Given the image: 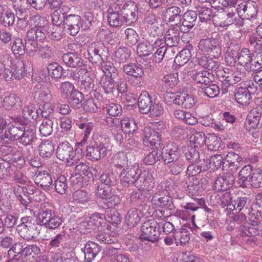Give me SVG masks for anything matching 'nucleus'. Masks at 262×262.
I'll use <instances>...</instances> for the list:
<instances>
[{
  "label": "nucleus",
  "mask_w": 262,
  "mask_h": 262,
  "mask_svg": "<svg viewBox=\"0 0 262 262\" xmlns=\"http://www.w3.org/2000/svg\"><path fill=\"white\" fill-rule=\"evenodd\" d=\"M246 211L248 214V222L245 225H242L237 228V236L245 242H248L251 237L255 236H262V223L259 222L262 219V215L259 213L253 212V209L250 208Z\"/></svg>",
  "instance_id": "f257e3e1"
},
{
  "label": "nucleus",
  "mask_w": 262,
  "mask_h": 262,
  "mask_svg": "<svg viewBox=\"0 0 262 262\" xmlns=\"http://www.w3.org/2000/svg\"><path fill=\"white\" fill-rule=\"evenodd\" d=\"M37 223L50 229L58 228L62 223V219L56 215L51 204L43 202L38 206L37 210L34 212Z\"/></svg>",
  "instance_id": "f03ea898"
},
{
  "label": "nucleus",
  "mask_w": 262,
  "mask_h": 262,
  "mask_svg": "<svg viewBox=\"0 0 262 262\" xmlns=\"http://www.w3.org/2000/svg\"><path fill=\"white\" fill-rule=\"evenodd\" d=\"M37 223L50 229L58 228L62 223V219L56 215L51 204L43 202L38 206L37 210L34 212Z\"/></svg>",
  "instance_id": "7ed1b4c3"
},
{
  "label": "nucleus",
  "mask_w": 262,
  "mask_h": 262,
  "mask_svg": "<svg viewBox=\"0 0 262 262\" xmlns=\"http://www.w3.org/2000/svg\"><path fill=\"white\" fill-rule=\"evenodd\" d=\"M37 223L50 229L58 228L62 223V219L56 215L51 204L43 202L38 206L37 210L34 212Z\"/></svg>",
  "instance_id": "20e7f679"
},
{
  "label": "nucleus",
  "mask_w": 262,
  "mask_h": 262,
  "mask_svg": "<svg viewBox=\"0 0 262 262\" xmlns=\"http://www.w3.org/2000/svg\"><path fill=\"white\" fill-rule=\"evenodd\" d=\"M41 253L40 248L36 244L27 245L17 242L8 250L9 259L7 262H17L19 259L34 258Z\"/></svg>",
  "instance_id": "39448f33"
},
{
  "label": "nucleus",
  "mask_w": 262,
  "mask_h": 262,
  "mask_svg": "<svg viewBox=\"0 0 262 262\" xmlns=\"http://www.w3.org/2000/svg\"><path fill=\"white\" fill-rule=\"evenodd\" d=\"M96 193L102 199L97 203H93V207L98 211L107 209H117L122 205L121 199L118 195H111V189H105L102 186L98 185Z\"/></svg>",
  "instance_id": "423d86ee"
},
{
  "label": "nucleus",
  "mask_w": 262,
  "mask_h": 262,
  "mask_svg": "<svg viewBox=\"0 0 262 262\" xmlns=\"http://www.w3.org/2000/svg\"><path fill=\"white\" fill-rule=\"evenodd\" d=\"M109 56L108 50L100 41L92 42L89 47L84 56L93 63H98L100 61L107 60Z\"/></svg>",
  "instance_id": "0eeeda50"
},
{
  "label": "nucleus",
  "mask_w": 262,
  "mask_h": 262,
  "mask_svg": "<svg viewBox=\"0 0 262 262\" xmlns=\"http://www.w3.org/2000/svg\"><path fill=\"white\" fill-rule=\"evenodd\" d=\"M10 64L5 65L4 71L2 74V79L10 81L13 79H20L25 74V64L20 61L13 63L10 60Z\"/></svg>",
  "instance_id": "6e6552de"
},
{
  "label": "nucleus",
  "mask_w": 262,
  "mask_h": 262,
  "mask_svg": "<svg viewBox=\"0 0 262 262\" xmlns=\"http://www.w3.org/2000/svg\"><path fill=\"white\" fill-rule=\"evenodd\" d=\"M141 231L140 236L142 241H148L152 243L158 241L161 231L158 230V223L154 220H149L143 223Z\"/></svg>",
  "instance_id": "1a4fd4ad"
},
{
  "label": "nucleus",
  "mask_w": 262,
  "mask_h": 262,
  "mask_svg": "<svg viewBox=\"0 0 262 262\" xmlns=\"http://www.w3.org/2000/svg\"><path fill=\"white\" fill-rule=\"evenodd\" d=\"M198 48L203 54L210 55L215 59L221 55L222 52L219 40L212 37L201 39Z\"/></svg>",
  "instance_id": "9d476101"
},
{
  "label": "nucleus",
  "mask_w": 262,
  "mask_h": 262,
  "mask_svg": "<svg viewBox=\"0 0 262 262\" xmlns=\"http://www.w3.org/2000/svg\"><path fill=\"white\" fill-rule=\"evenodd\" d=\"M13 7L15 9L16 16L17 18V26L20 29H24L28 26L30 19L29 10L27 9L26 0H15Z\"/></svg>",
  "instance_id": "9b49d317"
},
{
  "label": "nucleus",
  "mask_w": 262,
  "mask_h": 262,
  "mask_svg": "<svg viewBox=\"0 0 262 262\" xmlns=\"http://www.w3.org/2000/svg\"><path fill=\"white\" fill-rule=\"evenodd\" d=\"M141 171L138 165H135L130 167L123 168L120 173V181L122 185L124 187H128L131 185L135 186Z\"/></svg>",
  "instance_id": "f8f14e48"
},
{
  "label": "nucleus",
  "mask_w": 262,
  "mask_h": 262,
  "mask_svg": "<svg viewBox=\"0 0 262 262\" xmlns=\"http://www.w3.org/2000/svg\"><path fill=\"white\" fill-rule=\"evenodd\" d=\"M121 12L125 23L130 24L137 21L138 17L139 4L134 2H128L125 4L119 2Z\"/></svg>",
  "instance_id": "ddd939ff"
},
{
  "label": "nucleus",
  "mask_w": 262,
  "mask_h": 262,
  "mask_svg": "<svg viewBox=\"0 0 262 262\" xmlns=\"http://www.w3.org/2000/svg\"><path fill=\"white\" fill-rule=\"evenodd\" d=\"M161 156L165 165H169L181 158L180 150L177 144L173 142L167 143L161 152Z\"/></svg>",
  "instance_id": "4468645a"
},
{
  "label": "nucleus",
  "mask_w": 262,
  "mask_h": 262,
  "mask_svg": "<svg viewBox=\"0 0 262 262\" xmlns=\"http://www.w3.org/2000/svg\"><path fill=\"white\" fill-rule=\"evenodd\" d=\"M235 177L233 173L227 171L220 174L215 180L214 189L218 191H224L231 188L235 183Z\"/></svg>",
  "instance_id": "2eb2a0df"
},
{
  "label": "nucleus",
  "mask_w": 262,
  "mask_h": 262,
  "mask_svg": "<svg viewBox=\"0 0 262 262\" xmlns=\"http://www.w3.org/2000/svg\"><path fill=\"white\" fill-rule=\"evenodd\" d=\"M110 150L104 144L96 143L88 145L86 149V157L92 161H96L106 156Z\"/></svg>",
  "instance_id": "dca6fc26"
},
{
  "label": "nucleus",
  "mask_w": 262,
  "mask_h": 262,
  "mask_svg": "<svg viewBox=\"0 0 262 262\" xmlns=\"http://www.w3.org/2000/svg\"><path fill=\"white\" fill-rule=\"evenodd\" d=\"M120 8L118 3H114L107 10V22L113 27H120L125 23Z\"/></svg>",
  "instance_id": "f3484780"
},
{
  "label": "nucleus",
  "mask_w": 262,
  "mask_h": 262,
  "mask_svg": "<svg viewBox=\"0 0 262 262\" xmlns=\"http://www.w3.org/2000/svg\"><path fill=\"white\" fill-rule=\"evenodd\" d=\"M238 15L243 19H250L254 17L258 12V5L253 1L243 2L236 9Z\"/></svg>",
  "instance_id": "a211bd4d"
},
{
  "label": "nucleus",
  "mask_w": 262,
  "mask_h": 262,
  "mask_svg": "<svg viewBox=\"0 0 262 262\" xmlns=\"http://www.w3.org/2000/svg\"><path fill=\"white\" fill-rule=\"evenodd\" d=\"M143 141L144 144L151 148L157 147L161 144V138L159 133L149 126H145L143 130Z\"/></svg>",
  "instance_id": "6ab92c4d"
},
{
  "label": "nucleus",
  "mask_w": 262,
  "mask_h": 262,
  "mask_svg": "<svg viewBox=\"0 0 262 262\" xmlns=\"http://www.w3.org/2000/svg\"><path fill=\"white\" fill-rule=\"evenodd\" d=\"M56 156L58 159L69 163L75 156L72 145L68 142L60 143L57 148Z\"/></svg>",
  "instance_id": "aec40b11"
},
{
  "label": "nucleus",
  "mask_w": 262,
  "mask_h": 262,
  "mask_svg": "<svg viewBox=\"0 0 262 262\" xmlns=\"http://www.w3.org/2000/svg\"><path fill=\"white\" fill-rule=\"evenodd\" d=\"M81 25L82 19L79 15L70 14L66 16L64 28L71 35H76L79 32Z\"/></svg>",
  "instance_id": "412c9836"
},
{
  "label": "nucleus",
  "mask_w": 262,
  "mask_h": 262,
  "mask_svg": "<svg viewBox=\"0 0 262 262\" xmlns=\"http://www.w3.org/2000/svg\"><path fill=\"white\" fill-rule=\"evenodd\" d=\"M254 54L248 48H243L241 50L238 57V64L242 66L247 71H253L255 66H254Z\"/></svg>",
  "instance_id": "4be33fe9"
},
{
  "label": "nucleus",
  "mask_w": 262,
  "mask_h": 262,
  "mask_svg": "<svg viewBox=\"0 0 262 262\" xmlns=\"http://www.w3.org/2000/svg\"><path fill=\"white\" fill-rule=\"evenodd\" d=\"M249 88L239 87L234 94L236 101L242 105H247L250 103L252 99L251 94L254 92L256 88L252 87L250 85Z\"/></svg>",
  "instance_id": "5701e85b"
},
{
  "label": "nucleus",
  "mask_w": 262,
  "mask_h": 262,
  "mask_svg": "<svg viewBox=\"0 0 262 262\" xmlns=\"http://www.w3.org/2000/svg\"><path fill=\"white\" fill-rule=\"evenodd\" d=\"M153 205L157 208L164 209L166 212L172 213L174 210V205L172 202V198L169 195L158 197L154 195L151 200Z\"/></svg>",
  "instance_id": "b1692460"
},
{
  "label": "nucleus",
  "mask_w": 262,
  "mask_h": 262,
  "mask_svg": "<svg viewBox=\"0 0 262 262\" xmlns=\"http://www.w3.org/2000/svg\"><path fill=\"white\" fill-rule=\"evenodd\" d=\"M198 13L193 10H188L183 15L182 25L180 30L183 33H187L195 26Z\"/></svg>",
  "instance_id": "393cba45"
},
{
  "label": "nucleus",
  "mask_w": 262,
  "mask_h": 262,
  "mask_svg": "<svg viewBox=\"0 0 262 262\" xmlns=\"http://www.w3.org/2000/svg\"><path fill=\"white\" fill-rule=\"evenodd\" d=\"M75 123L77 126L82 131L84 137L80 142L78 143L81 146L84 145L91 132L94 129V124L92 122H89L86 118H80L79 120H75Z\"/></svg>",
  "instance_id": "a878e982"
},
{
  "label": "nucleus",
  "mask_w": 262,
  "mask_h": 262,
  "mask_svg": "<svg viewBox=\"0 0 262 262\" xmlns=\"http://www.w3.org/2000/svg\"><path fill=\"white\" fill-rule=\"evenodd\" d=\"M81 250L84 254V260L92 262L101 251V247L95 242L89 241Z\"/></svg>",
  "instance_id": "bb28decb"
},
{
  "label": "nucleus",
  "mask_w": 262,
  "mask_h": 262,
  "mask_svg": "<svg viewBox=\"0 0 262 262\" xmlns=\"http://www.w3.org/2000/svg\"><path fill=\"white\" fill-rule=\"evenodd\" d=\"M182 9L180 7L171 6L167 8L164 13L165 19L171 23L172 26H178L182 20Z\"/></svg>",
  "instance_id": "cd10ccee"
},
{
  "label": "nucleus",
  "mask_w": 262,
  "mask_h": 262,
  "mask_svg": "<svg viewBox=\"0 0 262 262\" xmlns=\"http://www.w3.org/2000/svg\"><path fill=\"white\" fill-rule=\"evenodd\" d=\"M155 182L152 174L149 172H144L139 174L135 187L139 190L148 189L154 187Z\"/></svg>",
  "instance_id": "c85d7f7f"
},
{
  "label": "nucleus",
  "mask_w": 262,
  "mask_h": 262,
  "mask_svg": "<svg viewBox=\"0 0 262 262\" xmlns=\"http://www.w3.org/2000/svg\"><path fill=\"white\" fill-rule=\"evenodd\" d=\"M261 115V106H258L253 108L248 114L246 120V125H248L249 128H257Z\"/></svg>",
  "instance_id": "c756f323"
},
{
  "label": "nucleus",
  "mask_w": 262,
  "mask_h": 262,
  "mask_svg": "<svg viewBox=\"0 0 262 262\" xmlns=\"http://www.w3.org/2000/svg\"><path fill=\"white\" fill-rule=\"evenodd\" d=\"M191 77L196 83L202 84L203 85L209 84L214 80L213 73L207 70L193 71Z\"/></svg>",
  "instance_id": "7c9ffc66"
},
{
  "label": "nucleus",
  "mask_w": 262,
  "mask_h": 262,
  "mask_svg": "<svg viewBox=\"0 0 262 262\" xmlns=\"http://www.w3.org/2000/svg\"><path fill=\"white\" fill-rule=\"evenodd\" d=\"M35 183L45 191L49 190L53 187L51 174L45 170L39 173Z\"/></svg>",
  "instance_id": "2f4dec72"
},
{
  "label": "nucleus",
  "mask_w": 262,
  "mask_h": 262,
  "mask_svg": "<svg viewBox=\"0 0 262 262\" xmlns=\"http://www.w3.org/2000/svg\"><path fill=\"white\" fill-rule=\"evenodd\" d=\"M61 59L65 65L70 68H80L84 65L83 60L75 53L64 54Z\"/></svg>",
  "instance_id": "473e14b6"
},
{
  "label": "nucleus",
  "mask_w": 262,
  "mask_h": 262,
  "mask_svg": "<svg viewBox=\"0 0 262 262\" xmlns=\"http://www.w3.org/2000/svg\"><path fill=\"white\" fill-rule=\"evenodd\" d=\"M131 203L136 206H142L144 211L148 212L147 203L149 202V198L138 189L137 191L133 192L130 196Z\"/></svg>",
  "instance_id": "72a5a7b5"
},
{
  "label": "nucleus",
  "mask_w": 262,
  "mask_h": 262,
  "mask_svg": "<svg viewBox=\"0 0 262 262\" xmlns=\"http://www.w3.org/2000/svg\"><path fill=\"white\" fill-rule=\"evenodd\" d=\"M254 173L253 167L250 165L244 166L238 173L239 184L242 188H247L252 175Z\"/></svg>",
  "instance_id": "f704fd0d"
},
{
  "label": "nucleus",
  "mask_w": 262,
  "mask_h": 262,
  "mask_svg": "<svg viewBox=\"0 0 262 262\" xmlns=\"http://www.w3.org/2000/svg\"><path fill=\"white\" fill-rule=\"evenodd\" d=\"M22 106L20 97L15 94H11L3 99V107L6 110H15Z\"/></svg>",
  "instance_id": "c9c22d12"
},
{
  "label": "nucleus",
  "mask_w": 262,
  "mask_h": 262,
  "mask_svg": "<svg viewBox=\"0 0 262 262\" xmlns=\"http://www.w3.org/2000/svg\"><path fill=\"white\" fill-rule=\"evenodd\" d=\"M24 126L23 124H17V122L15 121V125H10L8 129L5 131L4 135L5 138L10 141L19 140Z\"/></svg>",
  "instance_id": "e433bc0d"
},
{
  "label": "nucleus",
  "mask_w": 262,
  "mask_h": 262,
  "mask_svg": "<svg viewBox=\"0 0 262 262\" xmlns=\"http://www.w3.org/2000/svg\"><path fill=\"white\" fill-rule=\"evenodd\" d=\"M35 134V126L26 127L25 126L21 133V137L18 140L19 143L25 146L31 144L36 139Z\"/></svg>",
  "instance_id": "4c0bfd02"
},
{
  "label": "nucleus",
  "mask_w": 262,
  "mask_h": 262,
  "mask_svg": "<svg viewBox=\"0 0 262 262\" xmlns=\"http://www.w3.org/2000/svg\"><path fill=\"white\" fill-rule=\"evenodd\" d=\"M123 70L127 75L136 79L141 78L144 75V71L141 65L136 63H130L123 65Z\"/></svg>",
  "instance_id": "58836bf2"
},
{
  "label": "nucleus",
  "mask_w": 262,
  "mask_h": 262,
  "mask_svg": "<svg viewBox=\"0 0 262 262\" xmlns=\"http://www.w3.org/2000/svg\"><path fill=\"white\" fill-rule=\"evenodd\" d=\"M245 76V73L236 71L234 72L232 75L226 76L223 82V93H226L227 92V88L229 86L234 84L241 80H244Z\"/></svg>",
  "instance_id": "ea45409f"
},
{
  "label": "nucleus",
  "mask_w": 262,
  "mask_h": 262,
  "mask_svg": "<svg viewBox=\"0 0 262 262\" xmlns=\"http://www.w3.org/2000/svg\"><path fill=\"white\" fill-rule=\"evenodd\" d=\"M57 125V121L54 118L44 119L39 126V132L42 136H48L51 135L53 128H56Z\"/></svg>",
  "instance_id": "a19ab883"
},
{
  "label": "nucleus",
  "mask_w": 262,
  "mask_h": 262,
  "mask_svg": "<svg viewBox=\"0 0 262 262\" xmlns=\"http://www.w3.org/2000/svg\"><path fill=\"white\" fill-rule=\"evenodd\" d=\"M64 236L63 234H59L56 237L53 238L49 243V245L52 248H57V252L55 258L57 261H61V253L64 252L66 247L63 246Z\"/></svg>",
  "instance_id": "79ce46f5"
},
{
  "label": "nucleus",
  "mask_w": 262,
  "mask_h": 262,
  "mask_svg": "<svg viewBox=\"0 0 262 262\" xmlns=\"http://www.w3.org/2000/svg\"><path fill=\"white\" fill-rule=\"evenodd\" d=\"M152 103L151 98L149 94L146 91L142 92L138 98V105L140 112L142 114L148 113Z\"/></svg>",
  "instance_id": "37998d69"
},
{
  "label": "nucleus",
  "mask_w": 262,
  "mask_h": 262,
  "mask_svg": "<svg viewBox=\"0 0 262 262\" xmlns=\"http://www.w3.org/2000/svg\"><path fill=\"white\" fill-rule=\"evenodd\" d=\"M38 148L39 156L46 160L51 158L54 152V144L50 140L41 142Z\"/></svg>",
  "instance_id": "c03bdc74"
},
{
  "label": "nucleus",
  "mask_w": 262,
  "mask_h": 262,
  "mask_svg": "<svg viewBox=\"0 0 262 262\" xmlns=\"http://www.w3.org/2000/svg\"><path fill=\"white\" fill-rule=\"evenodd\" d=\"M173 235L177 246L185 245L190 240V232L186 228L182 227L179 230H176L173 233Z\"/></svg>",
  "instance_id": "a18cd8bd"
},
{
  "label": "nucleus",
  "mask_w": 262,
  "mask_h": 262,
  "mask_svg": "<svg viewBox=\"0 0 262 262\" xmlns=\"http://www.w3.org/2000/svg\"><path fill=\"white\" fill-rule=\"evenodd\" d=\"M198 12L199 18L201 21L205 22L208 20H210L211 18H212L213 11L212 6L210 4L207 6L203 4H201L199 5L196 8Z\"/></svg>",
  "instance_id": "49530a36"
},
{
  "label": "nucleus",
  "mask_w": 262,
  "mask_h": 262,
  "mask_svg": "<svg viewBox=\"0 0 262 262\" xmlns=\"http://www.w3.org/2000/svg\"><path fill=\"white\" fill-rule=\"evenodd\" d=\"M120 123L125 133L134 134L138 128V122L132 118L125 117L120 121Z\"/></svg>",
  "instance_id": "de8ad7c7"
},
{
  "label": "nucleus",
  "mask_w": 262,
  "mask_h": 262,
  "mask_svg": "<svg viewBox=\"0 0 262 262\" xmlns=\"http://www.w3.org/2000/svg\"><path fill=\"white\" fill-rule=\"evenodd\" d=\"M187 191L190 195H196L202 188V182L195 177H189L186 182Z\"/></svg>",
  "instance_id": "09e8293b"
},
{
  "label": "nucleus",
  "mask_w": 262,
  "mask_h": 262,
  "mask_svg": "<svg viewBox=\"0 0 262 262\" xmlns=\"http://www.w3.org/2000/svg\"><path fill=\"white\" fill-rule=\"evenodd\" d=\"M167 46L177 47L180 40V33L174 28L169 29L164 38Z\"/></svg>",
  "instance_id": "8fccbe9b"
},
{
  "label": "nucleus",
  "mask_w": 262,
  "mask_h": 262,
  "mask_svg": "<svg viewBox=\"0 0 262 262\" xmlns=\"http://www.w3.org/2000/svg\"><path fill=\"white\" fill-rule=\"evenodd\" d=\"M67 99L68 102L73 108L79 109L83 105V95L77 90H74L73 93L69 95Z\"/></svg>",
  "instance_id": "3c124183"
},
{
  "label": "nucleus",
  "mask_w": 262,
  "mask_h": 262,
  "mask_svg": "<svg viewBox=\"0 0 262 262\" xmlns=\"http://www.w3.org/2000/svg\"><path fill=\"white\" fill-rule=\"evenodd\" d=\"M140 211L135 208H130L127 212L125 217V222L128 227L131 228L136 225L140 221Z\"/></svg>",
  "instance_id": "603ef678"
},
{
  "label": "nucleus",
  "mask_w": 262,
  "mask_h": 262,
  "mask_svg": "<svg viewBox=\"0 0 262 262\" xmlns=\"http://www.w3.org/2000/svg\"><path fill=\"white\" fill-rule=\"evenodd\" d=\"M200 64L205 69L210 71H216L220 66V62L217 60V58L207 56L206 55L203 56L200 59Z\"/></svg>",
  "instance_id": "864d4df0"
},
{
  "label": "nucleus",
  "mask_w": 262,
  "mask_h": 262,
  "mask_svg": "<svg viewBox=\"0 0 262 262\" xmlns=\"http://www.w3.org/2000/svg\"><path fill=\"white\" fill-rule=\"evenodd\" d=\"M32 28L41 29L48 28L49 22L45 17L39 15H34L30 17L28 26Z\"/></svg>",
  "instance_id": "5fc2aeb1"
},
{
  "label": "nucleus",
  "mask_w": 262,
  "mask_h": 262,
  "mask_svg": "<svg viewBox=\"0 0 262 262\" xmlns=\"http://www.w3.org/2000/svg\"><path fill=\"white\" fill-rule=\"evenodd\" d=\"M49 76L56 81L61 79L63 75V68L57 62H52L47 67Z\"/></svg>",
  "instance_id": "6e6d98bb"
},
{
  "label": "nucleus",
  "mask_w": 262,
  "mask_h": 262,
  "mask_svg": "<svg viewBox=\"0 0 262 262\" xmlns=\"http://www.w3.org/2000/svg\"><path fill=\"white\" fill-rule=\"evenodd\" d=\"M19 235L23 239L27 241H30L36 238L39 234L38 230L36 227H23V228L18 229Z\"/></svg>",
  "instance_id": "4d7b16f0"
},
{
  "label": "nucleus",
  "mask_w": 262,
  "mask_h": 262,
  "mask_svg": "<svg viewBox=\"0 0 262 262\" xmlns=\"http://www.w3.org/2000/svg\"><path fill=\"white\" fill-rule=\"evenodd\" d=\"M56 9L51 14V20L54 25L59 27L62 24H64L67 15L61 6Z\"/></svg>",
  "instance_id": "13d9d810"
},
{
  "label": "nucleus",
  "mask_w": 262,
  "mask_h": 262,
  "mask_svg": "<svg viewBox=\"0 0 262 262\" xmlns=\"http://www.w3.org/2000/svg\"><path fill=\"white\" fill-rule=\"evenodd\" d=\"M200 92L204 94L206 96L213 98L218 96L220 93V88L215 84L210 83L209 84L202 85Z\"/></svg>",
  "instance_id": "bf43d9fd"
},
{
  "label": "nucleus",
  "mask_w": 262,
  "mask_h": 262,
  "mask_svg": "<svg viewBox=\"0 0 262 262\" xmlns=\"http://www.w3.org/2000/svg\"><path fill=\"white\" fill-rule=\"evenodd\" d=\"M225 161L229 165V168H230V170H232L233 169H237L239 167V163L242 161V158L235 152L229 151L226 155Z\"/></svg>",
  "instance_id": "052dcab7"
},
{
  "label": "nucleus",
  "mask_w": 262,
  "mask_h": 262,
  "mask_svg": "<svg viewBox=\"0 0 262 262\" xmlns=\"http://www.w3.org/2000/svg\"><path fill=\"white\" fill-rule=\"evenodd\" d=\"M37 51L39 57L42 59H50L54 55V49L52 44L43 43L39 45Z\"/></svg>",
  "instance_id": "680f3d73"
},
{
  "label": "nucleus",
  "mask_w": 262,
  "mask_h": 262,
  "mask_svg": "<svg viewBox=\"0 0 262 262\" xmlns=\"http://www.w3.org/2000/svg\"><path fill=\"white\" fill-rule=\"evenodd\" d=\"M14 193L20 203L25 206H27L31 202V198L28 197L25 191V187L16 185L13 187Z\"/></svg>",
  "instance_id": "e2e57ef3"
},
{
  "label": "nucleus",
  "mask_w": 262,
  "mask_h": 262,
  "mask_svg": "<svg viewBox=\"0 0 262 262\" xmlns=\"http://www.w3.org/2000/svg\"><path fill=\"white\" fill-rule=\"evenodd\" d=\"M178 103V105L182 107L190 108L195 104V101L191 95L180 93Z\"/></svg>",
  "instance_id": "0e129e2a"
},
{
  "label": "nucleus",
  "mask_w": 262,
  "mask_h": 262,
  "mask_svg": "<svg viewBox=\"0 0 262 262\" xmlns=\"http://www.w3.org/2000/svg\"><path fill=\"white\" fill-rule=\"evenodd\" d=\"M33 34L27 32L25 38V48L29 54H32L37 51L39 45L38 44V40H35L33 36Z\"/></svg>",
  "instance_id": "69168bd1"
},
{
  "label": "nucleus",
  "mask_w": 262,
  "mask_h": 262,
  "mask_svg": "<svg viewBox=\"0 0 262 262\" xmlns=\"http://www.w3.org/2000/svg\"><path fill=\"white\" fill-rule=\"evenodd\" d=\"M191 57V53L189 49L185 48L181 50L175 57L174 62L179 67L184 66Z\"/></svg>",
  "instance_id": "338daca9"
},
{
  "label": "nucleus",
  "mask_w": 262,
  "mask_h": 262,
  "mask_svg": "<svg viewBox=\"0 0 262 262\" xmlns=\"http://www.w3.org/2000/svg\"><path fill=\"white\" fill-rule=\"evenodd\" d=\"M236 210L239 212L248 210L251 208V200L248 196H239L234 201Z\"/></svg>",
  "instance_id": "774afa93"
}]
</instances>
